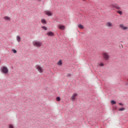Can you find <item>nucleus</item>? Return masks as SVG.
<instances>
[{"label":"nucleus","mask_w":128,"mask_h":128,"mask_svg":"<svg viewBox=\"0 0 128 128\" xmlns=\"http://www.w3.org/2000/svg\"><path fill=\"white\" fill-rule=\"evenodd\" d=\"M32 45L36 48H40L42 46V42L38 40H34L32 42Z\"/></svg>","instance_id":"f257e3e1"},{"label":"nucleus","mask_w":128,"mask_h":128,"mask_svg":"<svg viewBox=\"0 0 128 128\" xmlns=\"http://www.w3.org/2000/svg\"><path fill=\"white\" fill-rule=\"evenodd\" d=\"M102 56L104 60H110V55L107 52H103L102 53Z\"/></svg>","instance_id":"f03ea898"},{"label":"nucleus","mask_w":128,"mask_h":128,"mask_svg":"<svg viewBox=\"0 0 128 128\" xmlns=\"http://www.w3.org/2000/svg\"><path fill=\"white\" fill-rule=\"evenodd\" d=\"M1 72L4 74H8V68L6 66L2 67V68L0 70Z\"/></svg>","instance_id":"7ed1b4c3"},{"label":"nucleus","mask_w":128,"mask_h":128,"mask_svg":"<svg viewBox=\"0 0 128 128\" xmlns=\"http://www.w3.org/2000/svg\"><path fill=\"white\" fill-rule=\"evenodd\" d=\"M36 69L40 72V74L44 72V68H42L40 66H36Z\"/></svg>","instance_id":"20e7f679"},{"label":"nucleus","mask_w":128,"mask_h":128,"mask_svg":"<svg viewBox=\"0 0 128 128\" xmlns=\"http://www.w3.org/2000/svg\"><path fill=\"white\" fill-rule=\"evenodd\" d=\"M58 28L59 30H66V26L59 24L58 26Z\"/></svg>","instance_id":"39448f33"},{"label":"nucleus","mask_w":128,"mask_h":128,"mask_svg":"<svg viewBox=\"0 0 128 128\" xmlns=\"http://www.w3.org/2000/svg\"><path fill=\"white\" fill-rule=\"evenodd\" d=\"M78 96V94L76 93H74L71 98L70 100H72V102H74V100H76V96Z\"/></svg>","instance_id":"423d86ee"},{"label":"nucleus","mask_w":128,"mask_h":128,"mask_svg":"<svg viewBox=\"0 0 128 128\" xmlns=\"http://www.w3.org/2000/svg\"><path fill=\"white\" fill-rule=\"evenodd\" d=\"M111 7L114 8H116V10H120V6L116 4H112L111 5Z\"/></svg>","instance_id":"0eeeda50"},{"label":"nucleus","mask_w":128,"mask_h":128,"mask_svg":"<svg viewBox=\"0 0 128 128\" xmlns=\"http://www.w3.org/2000/svg\"><path fill=\"white\" fill-rule=\"evenodd\" d=\"M44 14H46V16H52V13L48 10L44 11Z\"/></svg>","instance_id":"6e6552de"},{"label":"nucleus","mask_w":128,"mask_h":128,"mask_svg":"<svg viewBox=\"0 0 128 128\" xmlns=\"http://www.w3.org/2000/svg\"><path fill=\"white\" fill-rule=\"evenodd\" d=\"M46 34L48 36H54V33L52 32H48L46 33Z\"/></svg>","instance_id":"1a4fd4ad"},{"label":"nucleus","mask_w":128,"mask_h":128,"mask_svg":"<svg viewBox=\"0 0 128 128\" xmlns=\"http://www.w3.org/2000/svg\"><path fill=\"white\" fill-rule=\"evenodd\" d=\"M119 26L122 28V30H128V27L124 26L122 24H120Z\"/></svg>","instance_id":"9d476101"},{"label":"nucleus","mask_w":128,"mask_h":128,"mask_svg":"<svg viewBox=\"0 0 128 128\" xmlns=\"http://www.w3.org/2000/svg\"><path fill=\"white\" fill-rule=\"evenodd\" d=\"M106 26H108V28H112V24L110 22H108L106 24Z\"/></svg>","instance_id":"9b49d317"},{"label":"nucleus","mask_w":128,"mask_h":128,"mask_svg":"<svg viewBox=\"0 0 128 128\" xmlns=\"http://www.w3.org/2000/svg\"><path fill=\"white\" fill-rule=\"evenodd\" d=\"M4 19L6 20H10V18L8 17V16H5L4 17Z\"/></svg>","instance_id":"f8f14e48"},{"label":"nucleus","mask_w":128,"mask_h":128,"mask_svg":"<svg viewBox=\"0 0 128 128\" xmlns=\"http://www.w3.org/2000/svg\"><path fill=\"white\" fill-rule=\"evenodd\" d=\"M16 40L17 42H20V36H16Z\"/></svg>","instance_id":"ddd939ff"},{"label":"nucleus","mask_w":128,"mask_h":128,"mask_svg":"<svg viewBox=\"0 0 128 128\" xmlns=\"http://www.w3.org/2000/svg\"><path fill=\"white\" fill-rule=\"evenodd\" d=\"M41 22L42 24H46V21L44 19H42Z\"/></svg>","instance_id":"4468645a"},{"label":"nucleus","mask_w":128,"mask_h":128,"mask_svg":"<svg viewBox=\"0 0 128 128\" xmlns=\"http://www.w3.org/2000/svg\"><path fill=\"white\" fill-rule=\"evenodd\" d=\"M58 66H62V60H60L59 62L57 63Z\"/></svg>","instance_id":"2eb2a0df"},{"label":"nucleus","mask_w":128,"mask_h":128,"mask_svg":"<svg viewBox=\"0 0 128 128\" xmlns=\"http://www.w3.org/2000/svg\"><path fill=\"white\" fill-rule=\"evenodd\" d=\"M110 103L112 105L116 104V102L114 100H112L110 101Z\"/></svg>","instance_id":"dca6fc26"},{"label":"nucleus","mask_w":128,"mask_h":128,"mask_svg":"<svg viewBox=\"0 0 128 128\" xmlns=\"http://www.w3.org/2000/svg\"><path fill=\"white\" fill-rule=\"evenodd\" d=\"M126 110V108H120L118 109V110L120 112H123V110Z\"/></svg>","instance_id":"f3484780"},{"label":"nucleus","mask_w":128,"mask_h":128,"mask_svg":"<svg viewBox=\"0 0 128 128\" xmlns=\"http://www.w3.org/2000/svg\"><path fill=\"white\" fill-rule=\"evenodd\" d=\"M42 30H48V28H46V26H42Z\"/></svg>","instance_id":"a211bd4d"},{"label":"nucleus","mask_w":128,"mask_h":128,"mask_svg":"<svg viewBox=\"0 0 128 128\" xmlns=\"http://www.w3.org/2000/svg\"><path fill=\"white\" fill-rule=\"evenodd\" d=\"M78 28H84V26L82 25V24H79L78 25Z\"/></svg>","instance_id":"6ab92c4d"},{"label":"nucleus","mask_w":128,"mask_h":128,"mask_svg":"<svg viewBox=\"0 0 128 128\" xmlns=\"http://www.w3.org/2000/svg\"><path fill=\"white\" fill-rule=\"evenodd\" d=\"M56 100L57 102H60V97H56Z\"/></svg>","instance_id":"aec40b11"},{"label":"nucleus","mask_w":128,"mask_h":128,"mask_svg":"<svg viewBox=\"0 0 128 128\" xmlns=\"http://www.w3.org/2000/svg\"><path fill=\"white\" fill-rule=\"evenodd\" d=\"M117 12L119 14H120V15L122 14V11L119 10V11H118Z\"/></svg>","instance_id":"412c9836"},{"label":"nucleus","mask_w":128,"mask_h":128,"mask_svg":"<svg viewBox=\"0 0 128 128\" xmlns=\"http://www.w3.org/2000/svg\"><path fill=\"white\" fill-rule=\"evenodd\" d=\"M12 52H13L14 54H16L17 52H16V50H14V49H12Z\"/></svg>","instance_id":"4be33fe9"},{"label":"nucleus","mask_w":128,"mask_h":128,"mask_svg":"<svg viewBox=\"0 0 128 128\" xmlns=\"http://www.w3.org/2000/svg\"><path fill=\"white\" fill-rule=\"evenodd\" d=\"M99 66H104V63H101L99 64Z\"/></svg>","instance_id":"5701e85b"},{"label":"nucleus","mask_w":128,"mask_h":128,"mask_svg":"<svg viewBox=\"0 0 128 128\" xmlns=\"http://www.w3.org/2000/svg\"><path fill=\"white\" fill-rule=\"evenodd\" d=\"M119 104H120V106H124V104H122V103H119Z\"/></svg>","instance_id":"b1692460"},{"label":"nucleus","mask_w":128,"mask_h":128,"mask_svg":"<svg viewBox=\"0 0 128 128\" xmlns=\"http://www.w3.org/2000/svg\"><path fill=\"white\" fill-rule=\"evenodd\" d=\"M67 76H72V74H68Z\"/></svg>","instance_id":"393cba45"},{"label":"nucleus","mask_w":128,"mask_h":128,"mask_svg":"<svg viewBox=\"0 0 128 128\" xmlns=\"http://www.w3.org/2000/svg\"><path fill=\"white\" fill-rule=\"evenodd\" d=\"M83 0V2H84V0Z\"/></svg>","instance_id":"a878e982"},{"label":"nucleus","mask_w":128,"mask_h":128,"mask_svg":"<svg viewBox=\"0 0 128 128\" xmlns=\"http://www.w3.org/2000/svg\"><path fill=\"white\" fill-rule=\"evenodd\" d=\"M39 0V2H40V0Z\"/></svg>","instance_id":"bb28decb"},{"label":"nucleus","mask_w":128,"mask_h":128,"mask_svg":"<svg viewBox=\"0 0 128 128\" xmlns=\"http://www.w3.org/2000/svg\"><path fill=\"white\" fill-rule=\"evenodd\" d=\"M122 46V45H121Z\"/></svg>","instance_id":"cd10ccee"}]
</instances>
